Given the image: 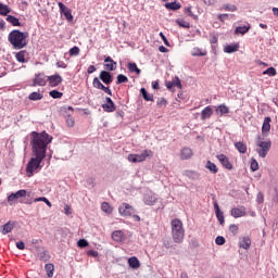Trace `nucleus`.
Here are the masks:
<instances>
[{
  "instance_id": "nucleus-1",
  "label": "nucleus",
  "mask_w": 278,
  "mask_h": 278,
  "mask_svg": "<svg viewBox=\"0 0 278 278\" xmlns=\"http://www.w3.org/2000/svg\"><path fill=\"white\" fill-rule=\"evenodd\" d=\"M53 142V137L46 131L37 132L33 131L30 134V146L34 157L30 159L26 165V173H29L28 177L34 175V170L40 168L42 160L47 157V148Z\"/></svg>"
},
{
  "instance_id": "nucleus-2",
  "label": "nucleus",
  "mask_w": 278,
  "mask_h": 278,
  "mask_svg": "<svg viewBox=\"0 0 278 278\" xmlns=\"http://www.w3.org/2000/svg\"><path fill=\"white\" fill-rule=\"evenodd\" d=\"M27 38H29V33H23L18 29L12 30L8 36L10 45H12L13 49L17 50L25 49L29 45Z\"/></svg>"
},
{
  "instance_id": "nucleus-3",
  "label": "nucleus",
  "mask_w": 278,
  "mask_h": 278,
  "mask_svg": "<svg viewBox=\"0 0 278 278\" xmlns=\"http://www.w3.org/2000/svg\"><path fill=\"white\" fill-rule=\"evenodd\" d=\"M172 227V238L176 244H181L184 242V237L186 236V230L184 229V222L179 218H174L170 220Z\"/></svg>"
},
{
  "instance_id": "nucleus-4",
  "label": "nucleus",
  "mask_w": 278,
  "mask_h": 278,
  "mask_svg": "<svg viewBox=\"0 0 278 278\" xmlns=\"http://www.w3.org/2000/svg\"><path fill=\"white\" fill-rule=\"evenodd\" d=\"M150 155H153L151 150H143L140 154H129L128 162L132 164H138L140 162H144Z\"/></svg>"
},
{
  "instance_id": "nucleus-5",
  "label": "nucleus",
  "mask_w": 278,
  "mask_h": 278,
  "mask_svg": "<svg viewBox=\"0 0 278 278\" xmlns=\"http://www.w3.org/2000/svg\"><path fill=\"white\" fill-rule=\"evenodd\" d=\"M256 146L258 149H256V152L258 153L260 157H266L268 155V151H270V147H273V142L270 140L267 141H257Z\"/></svg>"
},
{
  "instance_id": "nucleus-6",
  "label": "nucleus",
  "mask_w": 278,
  "mask_h": 278,
  "mask_svg": "<svg viewBox=\"0 0 278 278\" xmlns=\"http://www.w3.org/2000/svg\"><path fill=\"white\" fill-rule=\"evenodd\" d=\"M118 212L121 216H134L136 211L134 210V206L124 203L118 207Z\"/></svg>"
},
{
  "instance_id": "nucleus-7",
  "label": "nucleus",
  "mask_w": 278,
  "mask_h": 278,
  "mask_svg": "<svg viewBox=\"0 0 278 278\" xmlns=\"http://www.w3.org/2000/svg\"><path fill=\"white\" fill-rule=\"evenodd\" d=\"M47 80L49 81V86L51 88H58V86H60V84L64 81V79L62 78V76H60V74L48 76Z\"/></svg>"
},
{
  "instance_id": "nucleus-8",
  "label": "nucleus",
  "mask_w": 278,
  "mask_h": 278,
  "mask_svg": "<svg viewBox=\"0 0 278 278\" xmlns=\"http://www.w3.org/2000/svg\"><path fill=\"white\" fill-rule=\"evenodd\" d=\"M58 5H59L60 14H63L66 21H73V13L71 12V9H68V7L64 5V3L62 2H59Z\"/></svg>"
},
{
  "instance_id": "nucleus-9",
  "label": "nucleus",
  "mask_w": 278,
  "mask_h": 278,
  "mask_svg": "<svg viewBox=\"0 0 278 278\" xmlns=\"http://www.w3.org/2000/svg\"><path fill=\"white\" fill-rule=\"evenodd\" d=\"M143 203L146 205H153L154 203H157V195L151 191L144 193Z\"/></svg>"
},
{
  "instance_id": "nucleus-10",
  "label": "nucleus",
  "mask_w": 278,
  "mask_h": 278,
  "mask_svg": "<svg viewBox=\"0 0 278 278\" xmlns=\"http://www.w3.org/2000/svg\"><path fill=\"white\" fill-rule=\"evenodd\" d=\"M216 157L218 162L224 166V168H227L228 170H231L233 168V165H231V162H229L227 155L218 154Z\"/></svg>"
},
{
  "instance_id": "nucleus-11",
  "label": "nucleus",
  "mask_w": 278,
  "mask_h": 278,
  "mask_svg": "<svg viewBox=\"0 0 278 278\" xmlns=\"http://www.w3.org/2000/svg\"><path fill=\"white\" fill-rule=\"evenodd\" d=\"M105 101L106 103L102 104V109L104 110V112H115L116 105L114 104V101H112V98L106 97Z\"/></svg>"
},
{
  "instance_id": "nucleus-12",
  "label": "nucleus",
  "mask_w": 278,
  "mask_h": 278,
  "mask_svg": "<svg viewBox=\"0 0 278 278\" xmlns=\"http://www.w3.org/2000/svg\"><path fill=\"white\" fill-rule=\"evenodd\" d=\"M214 205V211H215V214H216V218L218 220V223L220 225H224L225 224V215L223 214V212L220 211V206H218V202H214L213 203Z\"/></svg>"
},
{
  "instance_id": "nucleus-13",
  "label": "nucleus",
  "mask_w": 278,
  "mask_h": 278,
  "mask_svg": "<svg viewBox=\"0 0 278 278\" xmlns=\"http://www.w3.org/2000/svg\"><path fill=\"white\" fill-rule=\"evenodd\" d=\"M239 248L249 251L251 249V238L250 237H240L239 238Z\"/></svg>"
},
{
  "instance_id": "nucleus-14",
  "label": "nucleus",
  "mask_w": 278,
  "mask_h": 278,
  "mask_svg": "<svg viewBox=\"0 0 278 278\" xmlns=\"http://www.w3.org/2000/svg\"><path fill=\"white\" fill-rule=\"evenodd\" d=\"M101 81H103V84H106V86H110V84H112V74L108 71H102L100 72L99 75Z\"/></svg>"
},
{
  "instance_id": "nucleus-15",
  "label": "nucleus",
  "mask_w": 278,
  "mask_h": 278,
  "mask_svg": "<svg viewBox=\"0 0 278 278\" xmlns=\"http://www.w3.org/2000/svg\"><path fill=\"white\" fill-rule=\"evenodd\" d=\"M215 112L217 116H227V114H229V106L226 104H219L215 106Z\"/></svg>"
},
{
  "instance_id": "nucleus-16",
  "label": "nucleus",
  "mask_w": 278,
  "mask_h": 278,
  "mask_svg": "<svg viewBox=\"0 0 278 278\" xmlns=\"http://www.w3.org/2000/svg\"><path fill=\"white\" fill-rule=\"evenodd\" d=\"M47 77L45 74H36L34 79L35 86H47Z\"/></svg>"
},
{
  "instance_id": "nucleus-17",
  "label": "nucleus",
  "mask_w": 278,
  "mask_h": 278,
  "mask_svg": "<svg viewBox=\"0 0 278 278\" xmlns=\"http://www.w3.org/2000/svg\"><path fill=\"white\" fill-rule=\"evenodd\" d=\"M166 88L167 90H173V88L181 89V80L176 76L172 81L166 84Z\"/></svg>"
},
{
  "instance_id": "nucleus-18",
  "label": "nucleus",
  "mask_w": 278,
  "mask_h": 278,
  "mask_svg": "<svg viewBox=\"0 0 278 278\" xmlns=\"http://www.w3.org/2000/svg\"><path fill=\"white\" fill-rule=\"evenodd\" d=\"M62 116H64L65 118H68L71 116H73V113L75 112V110L73 109V106H62L60 110Z\"/></svg>"
},
{
  "instance_id": "nucleus-19",
  "label": "nucleus",
  "mask_w": 278,
  "mask_h": 278,
  "mask_svg": "<svg viewBox=\"0 0 278 278\" xmlns=\"http://www.w3.org/2000/svg\"><path fill=\"white\" fill-rule=\"evenodd\" d=\"M111 238L112 240H114V242H123V238H125V232H123V230H115L112 232Z\"/></svg>"
},
{
  "instance_id": "nucleus-20",
  "label": "nucleus",
  "mask_w": 278,
  "mask_h": 278,
  "mask_svg": "<svg viewBox=\"0 0 278 278\" xmlns=\"http://www.w3.org/2000/svg\"><path fill=\"white\" fill-rule=\"evenodd\" d=\"M193 152L192 149L190 148H182L180 151V159L181 160H190V157H192Z\"/></svg>"
},
{
  "instance_id": "nucleus-21",
  "label": "nucleus",
  "mask_w": 278,
  "mask_h": 278,
  "mask_svg": "<svg viewBox=\"0 0 278 278\" xmlns=\"http://www.w3.org/2000/svg\"><path fill=\"white\" fill-rule=\"evenodd\" d=\"M270 117H265L262 126V134L264 136H268V131H270Z\"/></svg>"
},
{
  "instance_id": "nucleus-22",
  "label": "nucleus",
  "mask_w": 278,
  "mask_h": 278,
  "mask_svg": "<svg viewBox=\"0 0 278 278\" xmlns=\"http://www.w3.org/2000/svg\"><path fill=\"white\" fill-rule=\"evenodd\" d=\"M212 114H214V111H212V106H205L204 110L201 112V119L207 121V118L212 117Z\"/></svg>"
},
{
  "instance_id": "nucleus-23",
  "label": "nucleus",
  "mask_w": 278,
  "mask_h": 278,
  "mask_svg": "<svg viewBox=\"0 0 278 278\" xmlns=\"http://www.w3.org/2000/svg\"><path fill=\"white\" fill-rule=\"evenodd\" d=\"M231 216H233V218H242V216H244V214H247V212L244 211V208H232L230 211Z\"/></svg>"
},
{
  "instance_id": "nucleus-24",
  "label": "nucleus",
  "mask_w": 278,
  "mask_h": 278,
  "mask_svg": "<svg viewBox=\"0 0 278 278\" xmlns=\"http://www.w3.org/2000/svg\"><path fill=\"white\" fill-rule=\"evenodd\" d=\"M38 257L40 262H49V260H51V255L49 254V251L45 249L38 252Z\"/></svg>"
},
{
  "instance_id": "nucleus-25",
  "label": "nucleus",
  "mask_w": 278,
  "mask_h": 278,
  "mask_svg": "<svg viewBox=\"0 0 278 278\" xmlns=\"http://www.w3.org/2000/svg\"><path fill=\"white\" fill-rule=\"evenodd\" d=\"M166 10L177 11L181 10V3L174 1V2H166L165 3Z\"/></svg>"
},
{
  "instance_id": "nucleus-26",
  "label": "nucleus",
  "mask_w": 278,
  "mask_h": 278,
  "mask_svg": "<svg viewBox=\"0 0 278 278\" xmlns=\"http://www.w3.org/2000/svg\"><path fill=\"white\" fill-rule=\"evenodd\" d=\"M128 266L136 270L140 266V261L138 260V257L131 256L130 258H128Z\"/></svg>"
},
{
  "instance_id": "nucleus-27",
  "label": "nucleus",
  "mask_w": 278,
  "mask_h": 278,
  "mask_svg": "<svg viewBox=\"0 0 278 278\" xmlns=\"http://www.w3.org/2000/svg\"><path fill=\"white\" fill-rule=\"evenodd\" d=\"M26 53V50H21L20 52L15 53V59L17 60V62L25 64L27 62V59H25Z\"/></svg>"
},
{
  "instance_id": "nucleus-28",
  "label": "nucleus",
  "mask_w": 278,
  "mask_h": 278,
  "mask_svg": "<svg viewBox=\"0 0 278 278\" xmlns=\"http://www.w3.org/2000/svg\"><path fill=\"white\" fill-rule=\"evenodd\" d=\"M249 29H251V24L244 25V26H238L235 29V34H241L244 36V34H248Z\"/></svg>"
},
{
  "instance_id": "nucleus-29",
  "label": "nucleus",
  "mask_w": 278,
  "mask_h": 278,
  "mask_svg": "<svg viewBox=\"0 0 278 278\" xmlns=\"http://www.w3.org/2000/svg\"><path fill=\"white\" fill-rule=\"evenodd\" d=\"M7 21H8V23H11V25H13V27H21V22L18 21V17H16L14 15H8Z\"/></svg>"
},
{
  "instance_id": "nucleus-30",
  "label": "nucleus",
  "mask_w": 278,
  "mask_h": 278,
  "mask_svg": "<svg viewBox=\"0 0 278 278\" xmlns=\"http://www.w3.org/2000/svg\"><path fill=\"white\" fill-rule=\"evenodd\" d=\"M205 168H207L213 175H216V173H218V167L216 166V164L212 163V161L206 162Z\"/></svg>"
},
{
  "instance_id": "nucleus-31",
  "label": "nucleus",
  "mask_w": 278,
  "mask_h": 278,
  "mask_svg": "<svg viewBox=\"0 0 278 278\" xmlns=\"http://www.w3.org/2000/svg\"><path fill=\"white\" fill-rule=\"evenodd\" d=\"M45 270L47 273V277H53V271L55 270V266L51 263L46 264Z\"/></svg>"
},
{
  "instance_id": "nucleus-32",
  "label": "nucleus",
  "mask_w": 278,
  "mask_h": 278,
  "mask_svg": "<svg viewBox=\"0 0 278 278\" xmlns=\"http://www.w3.org/2000/svg\"><path fill=\"white\" fill-rule=\"evenodd\" d=\"M45 96L40 92L34 91L28 96L29 101H41Z\"/></svg>"
},
{
  "instance_id": "nucleus-33",
  "label": "nucleus",
  "mask_w": 278,
  "mask_h": 278,
  "mask_svg": "<svg viewBox=\"0 0 278 278\" xmlns=\"http://www.w3.org/2000/svg\"><path fill=\"white\" fill-rule=\"evenodd\" d=\"M191 55H193V58H203L207 55V52L201 51V48H193L191 51Z\"/></svg>"
},
{
  "instance_id": "nucleus-34",
  "label": "nucleus",
  "mask_w": 278,
  "mask_h": 278,
  "mask_svg": "<svg viewBox=\"0 0 278 278\" xmlns=\"http://www.w3.org/2000/svg\"><path fill=\"white\" fill-rule=\"evenodd\" d=\"M12 229H14V224H11L10 222L4 224L2 228L3 236H8V233H11Z\"/></svg>"
},
{
  "instance_id": "nucleus-35",
  "label": "nucleus",
  "mask_w": 278,
  "mask_h": 278,
  "mask_svg": "<svg viewBox=\"0 0 278 278\" xmlns=\"http://www.w3.org/2000/svg\"><path fill=\"white\" fill-rule=\"evenodd\" d=\"M240 49L239 45H228L225 47L224 51L225 53H236Z\"/></svg>"
},
{
  "instance_id": "nucleus-36",
  "label": "nucleus",
  "mask_w": 278,
  "mask_h": 278,
  "mask_svg": "<svg viewBox=\"0 0 278 278\" xmlns=\"http://www.w3.org/2000/svg\"><path fill=\"white\" fill-rule=\"evenodd\" d=\"M185 175L186 177H188L189 179H193L194 181H197V179L201 177V175H199V173L194 170H187Z\"/></svg>"
},
{
  "instance_id": "nucleus-37",
  "label": "nucleus",
  "mask_w": 278,
  "mask_h": 278,
  "mask_svg": "<svg viewBox=\"0 0 278 278\" xmlns=\"http://www.w3.org/2000/svg\"><path fill=\"white\" fill-rule=\"evenodd\" d=\"M140 94L143 97L144 101H153V94L149 93L146 88L140 89Z\"/></svg>"
},
{
  "instance_id": "nucleus-38",
  "label": "nucleus",
  "mask_w": 278,
  "mask_h": 278,
  "mask_svg": "<svg viewBox=\"0 0 278 278\" xmlns=\"http://www.w3.org/2000/svg\"><path fill=\"white\" fill-rule=\"evenodd\" d=\"M128 71L130 73H136L137 75H140V73H142V71L138 68V65L136 63H128Z\"/></svg>"
},
{
  "instance_id": "nucleus-39",
  "label": "nucleus",
  "mask_w": 278,
  "mask_h": 278,
  "mask_svg": "<svg viewBox=\"0 0 278 278\" xmlns=\"http://www.w3.org/2000/svg\"><path fill=\"white\" fill-rule=\"evenodd\" d=\"M10 12H11L10 7L0 2V15L8 16V14H10Z\"/></svg>"
},
{
  "instance_id": "nucleus-40",
  "label": "nucleus",
  "mask_w": 278,
  "mask_h": 278,
  "mask_svg": "<svg viewBox=\"0 0 278 278\" xmlns=\"http://www.w3.org/2000/svg\"><path fill=\"white\" fill-rule=\"evenodd\" d=\"M235 147L239 151V153H247V144H244L243 142H236Z\"/></svg>"
},
{
  "instance_id": "nucleus-41",
  "label": "nucleus",
  "mask_w": 278,
  "mask_h": 278,
  "mask_svg": "<svg viewBox=\"0 0 278 278\" xmlns=\"http://www.w3.org/2000/svg\"><path fill=\"white\" fill-rule=\"evenodd\" d=\"M222 10H225L226 12H237L238 7H236V4H224Z\"/></svg>"
},
{
  "instance_id": "nucleus-42",
  "label": "nucleus",
  "mask_w": 278,
  "mask_h": 278,
  "mask_svg": "<svg viewBox=\"0 0 278 278\" xmlns=\"http://www.w3.org/2000/svg\"><path fill=\"white\" fill-rule=\"evenodd\" d=\"M102 212H105V214H112V206H110V203L103 202L101 204Z\"/></svg>"
},
{
  "instance_id": "nucleus-43",
  "label": "nucleus",
  "mask_w": 278,
  "mask_h": 278,
  "mask_svg": "<svg viewBox=\"0 0 278 278\" xmlns=\"http://www.w3.org/2000/svg\"><path fill=\"white\" fill-rule=\"evenodd\" d=\"M263 75H268V77H275V75H277V70H275V67H268L263 72Z\"/></svg>"
},
{
  "instance_id": "nucleus-44",
  "label": "nucleus",
  "mask_w": 278,
  "mask_h": 278,
  "mask_svg": "<svg viewBox=\"0 0 278 278\" xmlns=\"http://www.w3.org/2000/svg\"><path fill=\"white\" fill-rule=\"evenodd\" d=\"M49 94H50V97H51L52 99H62V97H64V93H62V92H60V91H58V90H51V91L49 92Z\"/></svg>"
},
{
  "instance_id": "nucleus-45",
  "label": "nucleus",
  "mask_w": 278,
  "mask_h": 278,
  "mask_svg": "<svg viewBox=\"0 0 278 278\" xmlns=\"http://www.w3.org/2000/svg\"><path fill=\"white\" fill-rule=\"evenodd\" d=\"M42 201L43 203H46V205H48V207H52L51 201H49V199H47L46 197H40V198H36L34 200V203H38Z\"/></svg>"
},
{
  "instance_id": "nucleus-46",
  "label": "nucleus",
  "mask_w": 278,
  "mask_h": 278,
  "mask_svg": "<svg viewBox=\"0 0 278 278\" xmlns=\"http://www.w3.org/2000/svg\"><path fill=\"white\" fill-rule=\"evenodd\" d=\"M13 194L15 195L16 200L23 199V198L27 197V190L22 189V190H18L17 192H15Z\"/></svg>"
},
{
  "instance_id": "nucleus-47",
  "label": "nucleus",
  "mask_w": 278,
  "mask_h": 278,
  "mask_svg": "<svg viewBox=\"0 0 278 278\" xmlns=\"http://www.w3.org/2000/svg\"><path fill=\"white\" fill-rule=\"evenodd\" d=\"M127 81H129V78H127V76L123 74L117 75L116 84H127Z\"/></svg>"
},
{
  "instance_id": "nucleus-48",
  "label": "nucleus",
  "mask_w": 278,
  "mask_h": 278,
  "mask_svg": "<svg viewBox=\"0 0 278 278\" xmlns=\"http://www.w3.org/2000/svg\"><path fill=\"white\" fill-rule=\"evenodd\" d=\"M225 242H227V240H226L225 237H223V236H218V237H216V239H215V243H216L218 247H223V244H225Z\"/></svg>"
},
{
  "instance_id": "nucleus-49",
  "label": "nucleus",
  "mask_w": 278,
  "mask_h": 278,
  "mask_svg": "<svg viewBox=\"0 0 278 278\" xmlns=\"http://www.w3.org/2000/svg\"><path fill=\"white\" fill-rule=\"evenodd\" d=\"M176 23L179 25V27H185V29H190V23L184 20H177Z\"/></svg>"
},
{
  "instance_id": "nucleus-50",
  "label": "nucleus",
  "mask_w": 278,
  "mask_h": 278,
  "mask_svg": "<svg viewBox=\"0 0 278 278\" xmlns=\"http://www.w3.org/2000/svg\"><path fill=\"white\" fill-rule=\"evenodd\" d=\"M260 168V164L257 163V161L255 159H252L251 161V170L253 173H255V170H258Z\"/></svg>"
},
{
  "instance_id": "nucleus-51",
  "label": "nucleus",
  "mask_w": 278,
  "mask_h": 278,
  "mask_svg": "<svg viewBox=\"0 0 278 278\" xmlns=\"http://www.w3.org/2000/svg\"><path fill=\"white\" fill-rule=\"evenodd\" d=\"M105 71H116V62L104 64Z\"/></svg>"
},
{
  "instance_id": "nucleus-52",
  "label": "nucleus",
  "mask_w": 278,
  "mask_h": 278,
  "mask_svg": "<svg viewBox=\"0 0 278 278\" xmlns=\"http://www.w3.org/2000/svg\"><path fill=\"white\" fill-rule=\"evenodd\" d=\"M88 240H86V239H80V240H78V242H77V247H79V249H86V247H88Z\"/></svg>"
},
{
  "instance_id": "nucleus-53",
  "label": "nucleus",
  "mask_w": 278,
  "mask_h": 278,
  "mask_svg": "<svg viewBox=\"0 0 278 278\" xmlns=\"http://www.w3.org/2000/svg\"><path fill=\"white\" fill-rule=\"evenodd\" d=\"M70 55H79V47L74 46L73 48L70 49Z\"/></svg>"
},
{
  "instance_id": "nucleus-54",
  "label": "nucleus",
  "mask_w": 278,
  "mask_h": 278,
  "mask_svg": "<svg viewBox=\"0 0 278 278\" xmlns=\"http://www.w3.org/2000/svg\"><path fill=\"white\" fill-rule=\"evenodd\" d=\"M93 88H97L98 90H101V87L103 86L102 84H101V80H99L97 77L96 78H93Z\"/></svg>"
},
{
  "instance_id": "nucleus-55",
  "label": "nucleus",
  "mask_w": 278,
  "mask_h": 278,
  "mask_svg": "<svg viewBox=\"0 0 278 278\" xmlns=\"http://www.w3.org/2000/svg\"><path fill=\"white\" fill-rule=\"evenodd\" d=\"M160 36L165 45V47H170V42L168 41V39L166 38V36L164 35V33H160Z\"/></svg>"
},
{
  "instance_id": "nucleus-56",
  "label": "nucleus",
  "mask_w": 278,
  "mask_h": 278,
  "mask_svg": "<svg viewBox=\"0 0 278 278\" xmlns=\"http://www.w3.org/2000/svg\"><path fill=\"white\" fill-rule=\"evenodd\" d=\"M66 125H67V127H74L75 126V118L67 117L66 118Z\"/></svg>"
},
{
  "instance_id": "nucleus-57",
  "label": "nucleus",
  "mask_w": 278,
  "mask_h": 278,
  "mask_svg": "<svg viewBox=\"0 0 278 278\" xmlns=\"http://www.w3.org/2000/svg\"><path fill=\"white\" fill-rule=\"evenodd\" d=\"M14 201H16V195H14V193H11L9 197H8V203L10 205H13L14 204Z\"/></svg>"
},
{
  "instance_id": "nucleus-58",
  "label": "nucleus",
  "mask_w": 278,
  "mask_h": 278,
  "mask_svg": "<svg viewBox=\"0 0 278 278\" xmlns=\"http://www.w3.org/2000/svg\"><path fill=\"white\" fill-rule=\"evenodd\" d=\"M87 255H89L90 257H99V252L97 250H89L87 252Z\"/></svg>"
},
{
  "instance_id": "nucleus-59",
  "label": "nucleus",
  "mask_w": 278,
  "mask_h": 278,
  "mask_svg": "<svg viewBox=\"0 0 278 278\" xmlns=\"http://www.w3.org/2000/svg\"><path fill=\"white\" fill-rule=\"evenodd\" d=\"M100 90H103V92H105L106 94H109L110 97H112V90L110 89V87H105L104 85H102L100 87Z\"/></svg>"
},
{
  "instance_id": "nucleus-60",
  "label": "nucleus",
  "mask_w": 278,
  "mask_h": 278,
  "mask_svg": "<svg viewBox=\"0 0 278 278\" xmlns=\"http://www.w3.org/2000/svg\"><path fill=\"white\" fill-rule=\"evenodd\" d=\"M229 231H230L231 233H233V236H236V235L238 233V226H236V225H230Z\"/></svg>"
},
{
  "instance_id": "nucleus-61",
  "label": "nucleus",
  "mask_w": 278,
  "mask_h": 278,
  "mask_svg": "<svg viewBox=\"0 0 278 278\" xmlns=\"http://www.w3.org/2000/svg\"><path fill=\"white\" fill-rule=\"evenodd\" d=\"M165 249H173V241L168 238H165Z\"/></svg>"
},
{
  "instance_id": "nucleus-62",
  "label": "nucleus",
  "mask_w": 278,
  "mask_h": 278,
  "mask_svg": "<svg viewBox=\"0 0 278 278\" xmlns=\"http://www.w3.org/2000/svg\"><path fill=\"white\" fill-rule=\"evenodd\" d=\"M16 249H18L20 251H25V242H16Z\"/></svg>"
},
{
  "instance_id": "nucleus-63",
  "label": "nucleus",
  "mask_w": 278,
  "mask_h": 278,
  "mask_svg": "<svg viewBox=\"0 0 278 278\" xmlns=\"http://www.w3.org/2000/svg\"><path fill=\"white\" fill-rule=\"evenodd\" d=\"M256 201L258 203H264V193L258 192L257 195H256Z\"/></svg>"
},
{
  "instance_id": "nucleus-64",
  "label": "nucleus",
  "mask_w": 278,
  "mask_h": 278,
  "mask_svg": "<svg viewBox=\"0 0 278 278\" xmlns=\"http://www.w3.org/2000/svg\"><path fill=\"white\" fill-rule=\"evenodd\" d=\"M167 101H166V99H164V98H160L159 100H157V102H156V105H160V106H162V105H167Z\"/></svg>"
}]
</instances>
